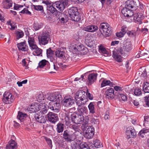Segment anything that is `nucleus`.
<instances>
[{"instance_id":"42","label":"nucleus","mask_w":149,"mask_h":149,"mask_svg":"<svg viewBox=\"0 0 149 149\" xmlns=\"http://www.w3.org/2000/svg\"><path fill=\"white\" fill-rule=\"evenodd\" d=\"M28 43L30 47H37L36 43L33 38H29Z\"/></svg>"},{"instance_id":"29","label":"nucleus","mask_w":149,"mask_h":149,"mask_svg":"<svg viewBox=\"0 0 149 149\" xmlns=\"http://www.w3.org/2000/svg\"><path fill=\"white\" fill-rule=\"evenodd\" d=\"M56 6H53V3L52 5H48L47 6V10L52 14H56L58 11L56 8Z\"/></svg>"},{"instance_id":"61","label":"nucleus","mask_w":149,"mask_h":149,"mask_svg":"<svg viewBox=\"0 0 149 149\" xmlns=\"http://www.w3.org/2000/svg\"><path fill=\"white\" fill-rule=\"evenodd\" d=\"M47 108L45 106H43V108L41 109L42 112L44 114L46 113L47 112Z\"/></svg>"},{"instance_id":"24","label":"nucleus","mask_w":149,"mask_h":149,"mask_svg":"<svg viewBox=\"0 0 149 149\" xmlns=\"http://www.w3.org/2000/svg\"><path fill=\"white\" fill-rule=\"evenodd\" d=\"M98 29V27L97 26L94 25L88 26L83 28V30L84 31L90 32H94Z\"/></svg>"},{"instance_id":"57","label":"nucleus","mask_w":149,"mask_h":149,"mask_svg":"<svg viewBox=\"0 0 149 149\" xmlns=\"http://www.w3.org/2000/svg\"><path fill=\"white\" fill-rule=\"evenodd\" d=\"M20 13L23 14L25 13L26 14L30 15H31V12L29 11L28 9L26 8H24L23 10H22Z\"/></svg>"},{"instance_id":"13","label":"nucleus","mask_w":149,"mask_h":149,"mask_svg":"<svg viewBox=\"0 0 149 149\" xmlns=\"http://www.w3.org/2000/svg\"><path fill=\"white\" fill-rule=\"evenodd\" d=\"M61 100H59L54 102H50L49 103L48 107L51 110L55 111V112L59 111V109L61 107L60 102Z\"/></svg>"},{"instance_id":"64","label":"nucleus","mask_w":149,"mask_h":149,"mask_svg":"<svg viewBox=\"0 0 149 149\" xmlns=\"http://www.w3.org/2000/svg\"><path fill=\"white\" fill-rule=\"evenodd\" d=\"M19 51H27L28 50V47H18Z\"/></svg>"},{"instance_id":"56","label":"nucleus","mask_w":149,"mask_h":149,"mask_svg":"<svg viewBox=\"0 0 149 149\" xmlns=\"http://www.w3.org/2000/svg\"><path fill=\"white\" fill-rule=\"evenodd\" d=\"M91 123L94 124L98 125L99 124V119L93 118L91 120Z\"/></svg>"},{"instance_id":"37","label":"nucleus","mask_w":149,"mask_h":149,"mask_svg":"<svg viewBox=\"0 0 149 149\" xmlns=\"http://www.w3.org/2000/svg\"><path fill=\"white\" fill-rule=\"evenodd\" d=\"M95 148H100L103 147V145L100 141L98 139H95L93 142Z\"/></svg>"},{"instance_id":"49","label":"nucleus","mask_w":149,"mask_h":149,"mask_svg":"<svg viewBox=\"0 0 149 149\" xmlns=\"http://www.w3.org/2000/svg\"><path fill=\"white\" fill-rule=\"evenodd\" d=\"M88 51V49L87 48V47H82V48H80L79 53L81 54H86Z\"/></svg>"},{"instance_id":"53","label":"nucleus","mask_w":149,"mask_h":149,"mask_svg":"<svg viewBox=\"0 0 149 149\" xmlns=\"http://www.w3.org/2000/svg\"><path fill=\"white\" fill-rule=\"evenodd\" d=\"M54 51L50 47L47 50V54L48 57H50L54 54Z\"/></svg>"},{"instance_id":"19","label":"nucleus","mask_w":149,"mask_h":149,"mask_svg":"<svg viewBox=\"0 0 149 149\" xmlns=\"http://www.w3.org/2000/svg\"><path fill=\"white\" fill-rule=\"evenodd\" d=\"M97 76V74L96 73L90 74L88 77L89 84H93L96 80Z\"/></svg>"},{"instance_id":"46","label":"nucleus","mask_w":149,"mask_h":149,"mask_svg":"<svg viewBox=\"0 0 149 149\" xmlns=\"http://www.w3.org/2000/svg\"><path fill=\"white\" fill-rule=\"evenodd\" d=\"M16 38L19 39L20 38H22L24 36V34L22 31H17L15 33Z\"/></svg>"},{"instance_id":"50","label":"nucleus","mask_w":149,"mask_h":149,"mask_svg":"<svg viewBox=\"0 0 149 149\" xmlns=\"http://www.w3.org/2000/svg\"><path fill=\"white\" fill-rule=\"evenodd\" d=\"M45 139L47 144L49 145L51 148H52V140L50 138L46 136L45 137Z\"/></svg>"},{"instance_id":"27","label":"nucleus","mask_w":149,"mask_h":149,"mask_svg":"<svg viewBox=\"0 0 149 149\" xmlns=\"http://www.w3.org/2000/svg\"><path fill=\"white\" fill-rule=\"evenodd\" d=\"M65 127L64 125L62 123L59 122L56 125V131L58 133L63 132Z\"/></svg>"},{"instance_id":"28","label":"nucleus","mask_w":149,"mask_h":149,"mask_svg":"<svg viewBox=\"0 0 149 149\" xmlns=\"http://www.w3.org/2000/svg\"><path fill=\"white\" fill-rule=\"evenodd\" d=\"M31 49L34 51L33 52V54L35 56H39L42 53V50L38 47H31Z\"/></svg>"},{"instance_id":"41","label":"nucleus","mask_w":149,"mask_h":149,"mask_svg":"<svg viewBox=\"0 0 149 149\" xmlns=\"http://www.w3.org/2000/svg\"><path fill=\"white\" fill-rule=\"evenodd\" d=\"M99 51L100 52L106 55V56H107L109 54V52L106 50L104 47H99Z\"/></svg>"},{"instance_id":"5","label":"nucleus","mask_w":149,"mask_h":149,"mask_svg":"<svg viewBox=\"0 0 149 149\" xmlns=\"http://www.w3.org/2000/svg\"><path fill=\"white\" fill-rule=\"evenodd\" d=\"M62 135L63 138L68 142L73 141L77 139L75 134H70V131L67 130L64 131Z\"/></svg>"},{"instance_id":"8","label":"nucleus","mask_w":149,"mask_h":149,"mask_svg":"<svg viewBox=\"0 0 149 149\" xmlns=\"http://www.w3.org/2000/svg\"><path fill=\"white\" fill-rule=\"evenodd\" d=\"M68 4V1L66 0H62L61 1H56L53 3V6H56L60 11L64 10L65 6Z\"/></svg>"},{"instance_id":"34","label":"nucleus","mask_w":149,"mask_h":149,"mask_svg":"<svg viewBox=\"0 0 149 149\" xmlns=\"http://www.w3.org/2000/svg\"><path fill=\"white\" fill-rule=\"evenodd\" d=\"M77 110L81 114L86 113L87 111V109L86 107L84 106H80L78 107Z\"/></svg>"},{"instance_id":"14","label":"nucleus","mask_w":149,"mask_h":149,"mask_svg":"<svg viewBox=\"0 0 149 149\" xmlns=\"http://www.w3.org/2000/svg\"><path fill=\"white\" fill-rule=\"evenodd\" d=\"M125 134L127 136V138L128 139L135 137L136 132L133 127H130L126 129Z\"/></svg>"},{"instance_id":"47","label":"nucleus","mask_w":149,"mask_h":149,"mask_svg":"<svg viewBox=\"0 0 149 149\" xmlns=\"http://www.w3.org/2000/svg\"><path fill=\"white\" fill-rule=\"evenodd\" d=\"M31 8L34 9L37 11H41L43 10V7L42 6L40 5H32L31 6Z\"/></svg>"},{"instance_id":"23","label":"nucleus","mask_w":149,"mask_h":149,"mask_svg":"<svg viewBox=\"0 0 149 149\" xmlns=\"http://www.w3.org/2000/svg\"><path fill=\"white\" fill-rule=\"evenodd\" d=\"M17 143L13 140L11 139L8 142V144L7 145L6 149H16Z\"/></svg>"},{"instance_id":"1","label":"nucleus","mask_w":149,"mask_h":149,"mask_svg":"<svg viewBox=\"0 0 149 149\" xmlns=\"http://www.w3.org/2000/svg\"><path fill=\"white\" fill-rule=\"evenodd\" d=\"M131 49V47H116L113 51V57L116 61L121 62L123 60L119 54L122 55L127 54Z\"/></svg>"},{"instance_id":"17","label":"nucleus","mask_w":149,"mask_h":149,"mask_svg":"<svg viewBox=\"0 0 149 149\" xmlns=\"http://www.w3.org/2000/svg\"><path fill=\"white\" fill-rule=\"evenodd\" d=\"M142 16L140 13L133 14L131 19H133L135 22H138L139 24L142 23Z\"/></svg>"},{"instance_id":"25","label":"nucleus","mask_w":149,"mask_h":149,"mask_svg":"<svg viewBox=\"0 0 149 149\" xmlns=\"http://www.w3.org/2000/svg\"><path fill=\"white\" fill-rule=\"evenodd\" d=\"M63 48L61 49L59 48L56 49L55 52V55L56 57L60 58H63L65 57L64 52L63 50Z\"/></svg>"},{"instance_id":"2","label":"nucleus","mask_w":149,"mask_h":149,"mask_svg":"<svg viewBox=\"0 0 149 149\" xmlns=\"http://www.w3.org/2000/svg\"><path fill=\"white\" fill-rule=\"evenodd\" d=\"M99 29L101 34L106 37L110 36L112 32V27L106 22L101 23L99 26Z\"/></svg>"},{"instance_id":"48","label":"nucleus","mask_w":149,"mask_h":149,"mask_svg":"<svg viewBox=\"0 0 149 149\" xmlns=\"http://www.w3.org/2000/svg\"><path fill=\"white\" fill-rule=\"evenodd\" d=\"M43 25V24L42 23H40V24L35 23L34 24L33 27L34 29L36 31L41 29Z\"/></svg>"},{"instance_id":"22","label":"nucleus","mask_w":149,"mask_h":149,"mask_svg":"<svg viewBox=\"0 0 149 149\" xmlns=\"http://www.w3.org/2000/svg\"><path fill=\"white\" fill-rule=\"evenodd\" d=\"M40 109V107L38 105L36 104L31 105L27 110L30 113H33L39 111Z\"/></svg>"},{"instance_id":"18","label":"nucleus","mask_w":149,"mask_h":149,"mask_svg":"<svg viewBox=\"0 0 149 149\" xmlns=\"http://www.w3.org/2000/svg\"><path fill=\"white\" fill-rule=\"evenodd\" d=\"M114 91L113 88H110L107 89L105 92V95L106 97L109 99H112L114 97Z\"/></svg>"},{"instance_id":"62","label":"nucleus","mask_w":149,"mask_h":149,"mask_svg":"<svg viewBox=\"0 0 149 149\" xmlns=\"http://www.w3.org/2000/svg\"><path fill=\"white\" fill-rule=\"evenodd\" d=\"M124 35L125 34L123 33L121 31L120 32L117 33H116V36L119 38H121L123 37Z\"/></svg>"},{"instance_id":"3","label":"nucleus","mask_w":149,"mask_h":149,"mask_svg":"<svg viewBox=\"0 0 149 149\" xmlns=\"http://www.w3.org/2000/svg\"><path fill=\"white\" fill-rule=\"evenodd\" d=\"M72 122L77 124L83 123L84 124H88L89 119L85 120L84 117L82 115L78 113H72Z\"/></svg>"},{"instance_id":"40","label":"nucleus","mask_w":149,"mask_h":149,"mask_svg":"<svg viewBox=\"0 0 149 149\" xmlns=\"http://www.w3.org/2000/svg\"><path fill=\"white\" fill-rule=\"evenodd\" d=\"M120 101L121 102H125L127 100V98L126 95L122 94L119 93L118 95Z\"/></svg>"},{"instance_id":"59","label":"nucleus","mask_w":149,"mask_h":149,"mask_svg":"<svg viewBox=\"0 0 149 149\" xmlns=\"http://www.w3.org/2000/svg\"><path fill=\"white\" fill-rule=\"evenodd\" d=\"M86 146H88V145L84 142H82L80 143V149H83L86 147Z\"/></svg>"},{"instance_id":"32","label":"nucleus","mask_w":149,"mask_h":149,"mask_svg":"<svg viewBox=\"0 0 149 149\" xmlns=\"http://www.w3.org/2000/svg\"><path fill=\"white\" fill-rule=\"evenodd\" d=\"M27 116V115L26 113L19 111L18 113L17 118L21 122H23L24 119L26 118Z\"/></svg>"},{"instance_id":"11","label":"nucleus","mask_w":149,"mask_h":149,"mask_svg":"<svg viewBox=\"0 0 149 149\" xmlns=\"http://www.w3.org/2000/svg\"><path fill=\"white\" fill-rule=\"evenodd\" d=\"M75 100L72 97H65L62 101L63 105L67 107H71L74 103Z\"/></svg>"},{"instance_id":"54","label":"nucleus","mask_w":149,"mask_h":149,"mask_svg":"<svg viewBox=\"0 0 149 149\" xmlns=\"http://www.w3.org/2000/svg\"><path fill=\"white\" fill-rule=\"evenodd\" d=\"M71 127L72 129L77 132H79L80 130L79 126L77 124L72 125Z\"/></svg>"},{"instance_id":"51","label":"nucleus","mask_w":149,"mask_h":149,"mask_svg":"<svg viewBox=\"0 0 149 149\" xmlns=\"http://www.w3.org/2000/svg\"><path fill=\"white\" fill-rule=\"evenodd\" d=\"M127 33L129 36L130 37H133L136 35V32L134 30L128 31L127 32Z\"/></svg>"},{"instance_id":"30","label":"nucleus","mask_w":149,"mask_h":149,"mask_svg":"<svg viewBox=\"0 0 149 149\" xmlns=\"http://www.w3.org/2000/svg\"><path fill=\"white\" fill-rule=\"evenodd\" d=\"M3 7L5 8H9L12 7L13 2L11 0H5L3 2Z\"/></svg>"},{"instance_id":"58","label":"nucleus","mask_w":149,"mask_h":149,"mask_svg":"<svg viewBox=\"0 0 149 149\" xmlns=\"http://www.w3.org/2000/svg\"><path fill=\"white\" fill-rule=\"evenodd\" d=\"M127 29V26L125 25H124L121 27V31L125 34L128 31Z\"/></svg>"},{"instance_id":"16","label":"nucleus","mask_w":149,"mask_h":149,"mask_svg":"<svg viewBox=\"0 0 149 149\" xmlns=\"http://www.w3.org/2000/svg\"><path fill=\"white\" fill-rule=\"evenodd\" d=\"M75 98L79 99L81 101L84 100H88L86 96V92L83 91H78L76 93Z\"/></svg>"},{"instance_id":"60","label":"nucleus","mask_w":149,"mask_h":149,"mask_svg":"<svg viewBox=\"0 0 149 149\" xmlns=\"http://www.w3.org/2000/svg\"><path fill=\"white\" fill-rule=\"evenodd\" d=\"M145 102L146 105L149 107V95L145 97Z\"/></svg>"},{"instance_id":"6","label":"nucleus","mask_w":149,"mask_h":149,"mask_svg":"<svg viewBox=\"0 0 149 149\" xmlns=\"http://www.w3.org/2000/svg\"><path fill=\"white\" fill-rule=\"evenodd\" d=\"M139 4V1L138 0L135 1L128 0L126 1L125 7L128 9L136 10Z\"/></svg>"},{"instance_id":"36","label":"nucleus","mask_w":149,"mask_h":149,"mask_svg":"<svg viewBox=\"0 0 149 149\" xmlns=\"http://www.w3.org/2000/svg\"><path fill=\"white\" fill-rule=\"evenodd\" d=\"M149 132V129H147L146 128H144L139 132L138 134V135L139 136L143 138L144 137V136L145 135V134Z\"/></svg>"},{"instance_id":"52","label":"nucleus","mask_w":149,"mask_h":149,"mask_svg":"<svg viewBox=\"0 0 149 149\" xmlns=\"http://www.w3.org/2000/svg\"><path fill=\"white\" fill-rule=\"evenodd\" d=\"M134 93L135 95L138 96L141 94V90L138 88H135L134 91Z\"/></svg>"},{"instance_id":"26","label":"nucleus","mask_w":149,"mask_h":149,"mask_svg":"<svg viewBox=\"0 0 149 149\" xmlns=\"http://www.w3.org/2000/svg\"><path fill=\"white\" fill-rule=\"evenodd\" d=\"M72 112H68L66 114L64 120L66 125H68L70 123L71 121H72Z\"/></svg>"},{"instance_id":"31","label":"nucleus","mask_w":149,"mask_h":149,"mask_svg":"<svg viewBox=\"0 0 149 149\" xmlns=\"http://www.w3.org/2000/svg\"><path fill=\"white\" fill-rule=\"evenodd\" d=\"M89 111V113L91 115L94 114L95 113V109L94 103L93 102H90L88 106Z\"/></svg>"},{"instance_id":"7","label":"nucleus","mask_w":149,"mask_h":149,"mask_svg":"<svg viewBox=\"0 0 149 149\" xmlns=\"http://www.w3.org/2000/svg\"><path fill=\"white\" fill-rule=\"evenodd\" d=\"M49 35L48 32H43L41 36L38 37L39 43L40 45H45L48 43Z\"/></svg>"},{"instance_id":"38","label":"nucleus","mask_w":149,"mask_h":149,"mask_svg":"<svg viewBox=\"0 0 149 149\" xmlns=\"http://www.w3.org/2000/svg\"><path fill=\"white\" fill-rule=\"evenodd\" d=\"M76 99V102L78 106V107L82 106L84 105L86 103V102L87 101V100H81L75 98Z\"/></svg>"},{"instance_id":"21","label":"nucleus","mask_w":149,"mask_h":149,"mask_svg":"<svg viewBox=\"0 0 149 149\" xmlns=\"http://www.w3.org/2000/svg\"><path fill=\"white\" fill-rule=\"evenodd\" d=\"M121 13L125 17H130L131 19L133 14V13L131 10L124 8L122 9Z\"/></svg>"},{"instance_id":"39","label":"nucleus","mask_w":149,"mask_h":149,"mask_svg":"<svg viewBox=\"0 0 149 149\" xmlns=\"http://www.w3.org/2000/svg\"><path fill=\"white\" fill-rule=\"evenodd\" d=\"M49 62L45 59H43L40 61L38 63V66L40 68H43L46 65L48 64Z\"/></svg>"},{"instance_id":"9","label":"nucleus","mask_w":149,"mask_h":149,"mask_svg":"<svg viewBox=\"0 0 149 149\" xmlns=\"http://www.w3.org/2000/svg\"><path fill=\"white\" fill-rule=\"evenodd\" d=\"M46 116L48 120L53 124H55L59 119L58 115L52 112H49Z\"/></svg>"},{"instance_id":"55","label":"nucleus","mask_w":149,"mask_h":149,"mask_svg":"<svg viewBox=\"0 0 149 149\" xmlns=\"http://www.w3.org/2000/svg\"><path fill=\"white\" fill-rule=\"evenodd\" d=\"M86 97L89 98L90 100H92L93 99V96L92 94H91L88 92V89H87L86 92Z\"/></svg>"},{"instance_id":"15","label":"nucleus","mask_w":149,"mask_h":149,"mask_svg":"<svg viewBox=\"0 0 149 149\" xmlns=\"http://www.w3.org/2000/svg\"><path fill=\"white\" fill-rule=\"evenodd\" d=\"M94 129L93 127L92 126L88 127L85 132V137L88 139H91L94 134Z\"/></svg>"},{"instance_id":"33","label":"nucleus","mask_w":149,"mask_h":149,"mask_svg":"<svg viewBox=\"0 0 149 149\" xmlns=\"http://www.w3.org/2000/svg\"><path fill=\"white\" fill-rule=\"evenodd\" d=\"M82 47H68L69 50L74 54H79L80 48Z\"/></svg>"},{"instance_id":"43","label":"nucleus","mask_w":149,"mask_h":149,"mask_svg":"<svg viewBox=\"0 0 149 149\" xmlns=\"http://www.w3.org/2000/svg\"><path fill=\"white\" fill-rule=\"evenodd\" d=\"M143 90L145 93H149V83L147 82L144 83L143 86Z\"/></svg>"},{"instance_id":"4","label":"nucleus","mask_w":149,"mask_h":149,"mask_svg":"<svg viewBox=\"0 0 149 149\" xmlns=\"http://www.w3.org/2000/svg\"><path fill=\"white\" fill-rule=\"evenodd\" d=\"M69 15L72 20L75 22H78L81 19V17L77 8L71 7L68 10Z\"/></svg>"},{"instance_id":"12","label":"nucleus","mask_w":149,"mask_h":149,"mask_svg":"<svg viewBox=\"0 0 149 149\" xmlns=\"http://www.w3.org/2000/svg\"><path fill=\"white\" fill-rule=\"evenodd\" d=\"M13 98L11 93L6 92L3 95V101L6 104H9L13 101Z\"/></svg>"},{"instance_id":"63","label":"nucleus","mask_w":149,"mask_h":149,"mask_svg":"<svg viewBox=\"0 0 149 149\" xmlns=\"http://www.w3.org/2000/svg\"><path fill=\"white\" fill-rule=\"evenodd\" d=\"M114 88L115 91L118 92H120L122 90V88L121 87L117 86H115L114 87Z\"/></svg>"},{"instance_id":"45","label":"nucleus","mask_w":149,"mask_h":149,"mask_svg":"<svg viewBox=\"0 0 149 149\" xmlns=\"http://www.w3.org/2000/svg\"><path fill=\"white\" fill-rule=\"evenodd\" d=\"M72 149H80V144H79L77 142H72L71 144Z\"/></svg>"},{"instance_id":"10","label":"nucleus","mask_w":149,"mask_h":149,"mask_svg":"<svg viewBox=\"0 0 149 149\" xmlns=\"http://www.w3.org/2000/svg\"><path fill=\"white\" fill-rule=\"evenodd\" d=\"M48 100L51 101V102H54L59 100H62V98L61 95L58 93L50 94L47 97Z\"/></svg>"},{"instance_id":"20","label":"nucleus","mask_w":149,"mask_h":149,"mask_svg":"<svg viewBox=\"0 0 149 149\" xmlns=\"http://www.w3.org/2000/svg\"><path fill=\"white\" fill-rule=\"evenodd\" d=\"M34 118L39 123H45L46 122V116L44 115L42 116L37 113L35 114Z\"/></svg>"},{"instance_id":"44","label":"nucleus","mask_w":149,"mask_h":149,"mask_svg":"<svg viewBox=\"0 0 149 149\" xmlns=\"http://www.w3.org/2000/svg\"><path fill=\"white\" fill-rule=\"evenodd\" d=\"M59 148L60 149H69L68 146L65 141H63L61 143Z\"/></svg>"},{"instance_id":"35","label":"nucleus","mask_w":149,"mask_h":149,"mask_svg":"<svg viewBox=\"0 0 149 149\" xmlns=\"http://www.w3.org/2000/svg\"><path fill=\"white\" fill-rule=\"evenodd\" d=\"M112 82H111L110 80H107L105 79H104L102 81L101 84V87H103L108 85L112 86Z\"/></svg>"}]
</instances>
